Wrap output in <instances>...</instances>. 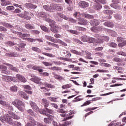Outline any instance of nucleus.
<instances>
[{
  "label": "nucleus",
  "mask_w": 126,
  "mask_h": 126,
  "mask_svg": "<svg viewBox=\"0 0 126 126\" xmlns=\"http://www.w3.org/2000/svg\"><path fill=\"white\" fill-rule=\"evenodd\" d=\"M12 105L15 106L17 109L21 111V112L24 111V108H25V104L20 100V99H16L12 102Z\"/></svg>",
  "instance_id": "1"
},
{
  "label": "nucleus",
  "mask_w": 126,
  "mask_h": 126,
  "mask_svg": "<svg viewBox=\"0 0 126 126\" xmlns=\"http://www.w3.org/2000/svg\"><path fill=\"white\" fill-rule=\"evenodd\" d=\"M29 15L33 16L34 14L25 11L24 14L21 13L17 14V16H19V17H21V18H24L25 19H27V20H30V19H31V17Z\"/></svg>",
  "instance_id": "2"
},
{
  "label": "nucleus",
  "mask_w": 126,
  "mask_h": 126,
  "mask_svg": "<svg viewBox=\"0 0 126 126\" xmlns=\"http://www.w3.org/2000/svg\"><path fill=\"white\" fill-rule=\"evenodd\" d=\"M0 121L2 123H8L9 125H12V119H11L9 114H6L5 116H1L0 117Z\"/></svg>",
  "instance_id": "3"
},
{
  "label": "nucleus",
  "mask_w": 126,
  "mask_h": 126,
  "mask_svg": "<svg viewBox=\"0 0 126 126\" xmlns=\"http://www.w3.org/2000/svg\"><path fill=\"white\" fill-rule=\"evenodd\" d=\"M61 117H63V118H65L63 119V122L67 121L68 120H71V118H73V116H74V111H71L70 113L67 114V115L65 113H63L62 114H61Z\"/></svg>",
  "instance_id": "4"
},
{
  "label": "nucleus",
  "mask_w": 126,
  "mask_h": 126,
  "mask_svg": "<svg viewBox=\"0 0 126 126\" xmlns=\"http://www.w3.org/2000/svg\"><path fill=\"white\" fill-rule=\"evenodd\" d=\"M51 7H52V11H54V10L62 11V10H63V8L59 4L52 3Z\"/></svg>",
  "instance_id": "5"
},
{
  "label": "nucleus",
  "mask_w": 126,
  "mask_h": 126,
  "mask_svg": "<svg viewBox=\"0 0 126 126\" xmlns=\"http://www.w3.org/2000/svg\"><path fill=\"white\" fill-rule=\"evenodd\" d=\"M2 80H3V81H6V82H10V81H15V77L6 75H2Z\"/></svg>",
  "instance_id": "6"
},
{
  "label": "nucleus",
  "mask_w": 126,
  "mask_h": 126,
  "mask_svg": "<svg viewBox=\"0 0 126 126\" xmlns=\"http://www.w3.org/2000/svg\"><path fill=\"white\" fill-rule=\"evenodd\" d=\"M25 46H26V44L21 43L18 44V47H15V50L18 52H22L24 48H25Z\"/></svg>",
  "instance_id": "7"
},
{
  "label": "nucleus",
  "mask_w": 126,
  "mask_h": 126,
  "mask_svg": "<svg viewBox=\"0 0 126 126\" xmlns=\"http://www.w3.org/2000/svg\"><path fill=\"white\" fill-rule=\"evenodd\" d=\"M78 5L81 8H86L89 6V3L85 1H81L78 3Z\"/></svg>",
  "instance_id": "8"
},
{
  "label": "nucleus",
  "mask_w": 126,
  "mask_h": 126,
  "mask_svg": "<svg viewBox=\"0 0 126 126\" xmlns=\"http://www.w3.org/2000/svg\"><path fill=\"white\" fill-rule=\"evenodd\" d=\"M31 80L36 84H39V85H43V83L41 82V79L38 77H34L31 79Z\"/></svg>",
  "instance_id": "9"
},
{
  "label": "nucleus",
  "mask_w": 126,
  "mask_h": 126,
  "mask_svg": "<svg viewBox=\"0 0 126 126\" xmlns=\"http://www.w3.org/2000/svg\"><path fill=\"white\" fill-rule=\"evenodd\" d=\"M4 64L8 66V69H9V70H12V71H14V72H18V69H17L16 67L13 66V65L8 63H6Z\"/></svg>",
  "instance_id": "10"
},
{
  "label": "nucleus",
  "mask_w": 126,
  "mask_h": 126,
  "mask_svg": "<svg viewBox=\"0 0 126 126\" xmlns=\"http://www.w3.org/2000/svg\"><path fill=\"white\" fill-rule=\"evenodd\" d=\"M16 79H18V80L21 81V82L25 83V82H26V81H27L26 80V79L25 78V77H24V76H22L21 74H17L16 75Z\"/></svg>",
  "instance_id": "11"
},
{
  "label": "nucleus",
  "mask_w": 126,
  "mask_h": 126,
  "mask_svg": "<svg viewBox=\"0 0 126 126\" xmlns=\"http://www.w3.org/2000/svg\"><path fill=\"white\" fill-rule=\"evenodd\" d=\"M2 70V73H4L5 74H9L10 72L7 71V67L6 66L0 65V70Z\"/></svg>",
  "instance_id": "12"
},
{
  "label": "nucleus",
  "mask_w": 126,
  "mask_h": 126,
  "mask_svg": "<svg viewBox=\"0 0 126 126\" xmlns=\"http://www.w3.org/2000/svg\"><path fill=\"white\" fill-rule=\"evenodd\" d=\"M25 6L27 8H31V9H36V8H37V5H34L31 3H26Z\"/></svg>",
  "instance_id": "13"
},
{
  "label": "nucleus",
  "mask_w": 126,
  "mask_h": 126,
  "mask_svg": "<svg viewBox=\"0 0 126 126\" xmlns=\"http://www.w3.org/2000/svg\"><path fill=\"white\" fill-rule=\"evenodd\" d=\"M78 21V24H79V25H86L88 23L87 20L83 18H79Z\"/></svg>",
  "instance_id": "14"
},
{
  "label": "nucleus",
  "mask_w": 126,
  "mask_h": 126,
  "mask_svg": "<svg viewBox=\"0 0 126 126\" xmlns=\"http://www.w3.org/2000/svg\"><path fill=\"white\" fill-rule=\"evenodd\" d=\"M90 23L92 26H94V27H95V26H98V25H99L100 24L99 21L96 19L91 20L90 22Z\"/></svg>",
  "instance_id": "15"
},
{
  "label": "nucleus",
  "mask_w": 126,
  "mask_h": 126,
  "mask_svg": "<svg viewBox=\"0 0 126 126\" xmlns=\"http://www.w3.org/2000/svg\"><path fill=\"white\" fill-rule=\"evenodd\" d=\"M45 39L48 40V41H50L52 42V43H58V40L55 39V38L50 35H46Z\"/></svg>",
  "instance_id": "16"
},
{
  "label": "nucleus",
  "mask_w": 126,
  "mask_h": 126,
  "mask_svg": "<svg viewBox=\"0 0 126 126\" xmlns=\"http://www.w3.org/2000/svg\"><path fill=\"white\" fill-rule=\"evenodd\" d=\"M5 56H6V57H10V58H14L19 57V54L17 52H12L10 53H6Z\"/></svg>",
  "instance_id": "17"
},
{
  "label": "nucleus",
  "mask_w": 126,
  "mask_h": 126,
  "mask_svg": "<svg viewBox=\"0 0 126 126\" xmlns=\"http://www.w3.org/2000/svg\"><path fill=\"white\" fill-rule=\"evenodd\" d=\"M8 114H9V116L10 117H11L12 119H14V120H19V119H20V117H19L18 115L14 114V113H12V112L8 111Z\"/></svg>",
  "instance_id": "18"
},
{
  "label": "nucleus",
  "mask_w": 126,
  "mask_h": 126,
  "mask_svg": "<svg viewBox=\"0 0 126 126\" xmlns=\"http://www.w3.org/2000/svg\"><path fill=\"white\" fill-rule=\"evenodd\" d=\"M25 27L28 30L35 29V26H34V25H31V24H26L25 25Z\"/></svg>",
  "instance_id": "19"
},
{
  "label": "nucleus",
  "mask_w": 126,
  "mask_h": 126,
  "mask_svg": "<svg viewBox=\"0 0 126 126\" xmlns=\"http://www.w3.org/2000/svg\"><path fill=\"white\" fill-rule=\"evenodd\" d=\"M0 25H3L4 27H6V28H13V26L10 25V24H8L6 22H0Z\"/></svg>",
  "instance_id": "20"
},
{
  "label": "nucleus",
  "mask_w": 126,
  "mask_h": 126,
  "mask_svg": "<svg viewBox=\"0 0 126 126\" xmlns=\"http://www.w3.org/2000/svg\"><path fill=\"white\" fill-rule=\"evenodd\" d=\"M19 94L20 96L24 98V99H26V100H28L29 99V96L26 94L23 91H21L19 93Z\"/></svg>",
  "instance_id": "21"
},
{
  "label": "nucleus",
  "mask_w": 126,
  "mask_h": 126,
  "mask_svg": "<svg viewBox=\"0 0 126 126\" xmlns=\"http://www.w3.org/2000/svg\"><path fill=\"white\" fill-rule=\"evenodd\" d=\"M59 29H60V27H58L57 26H55L50 29V30L52 31V32H53V33H59Z\"/></svg>",
  "instance_id": "22"
},
{
  "label": "nucleus",
  "mask_w": 126,
  "mask_h": 126,
  "mask_svg": "<svg viewBox=\"0 0 126 126\" xmlns=\"http://www.w3.org/2000/svg\"><path fill=\"white\" fill-rule=\"evenodd\" d=\"M82 16V17H84L85 18H87L88 19H93V18H94V16L89 14L83 13Z\"/></svg>",
  "instance_id": "23"
},
{
  "label": "nucleus",
  "mask_w": 126,
  "mask_h": 126,
  "mask_svg": "<svg viewBox=\"0 0 126 126\" xmlns=\"http://www.w3.org/2000/svg\"><path fill=\"white\" fill-rule=\"evenodd\" d=\"M43 8L45 9L47 11L53 12V7H52V4H50V6H49L48 5H44L43 6Z\"/></svg>",
  "instance_id": "24"
},
{
  "label": "nucleus",
  "mask_w": 126,
  "mask_h": 126,
  "mask_svg": "<svg viewBox=\"0 0 126 126\" xmlns=\"http://www.w3.org/2000/svg\"><path fill=\"white\" fill-rule=\"evenodd\" d=\"M29 121L30 123H31L32 124H33V126H37V122H36V121H35V119H34L33 117L30 116L29 117Z\"/></svg>",
  "instance_id": "25"
},
{
  "label": "nucleus",
  "mask_w": 126,
  "mask_h": 126,
  "mask_svg": "<svg viewBox=\"0 0 126 126\" xmlns=\"http://www.w3.org/2000/svg\"><path fill=\"white\" fill-rule=\"evenodd\" d=\"M10 4V1H6V0H1V5L2 6H6V5H8Z\"/></svg>",
  "instance_id": "26"
},
{
  "label": "nucleus",
  "mask_w": 126,
  "mask_h": 126,
  "mask_svg": "<svg viewBox=\"0 0 126 126\" xmlns=\"http://www.w3.org/2000/svg\"><path fill=\"white\" fill-rule=\"evenodd\" d=\"M32 69H33V70H37L38 72H43L44 71L43 69H41V66H33Z\"/></svg>",
  "instance_id": "27"
},
{
  "label": "nucleus",
  "mask_w": 126,
  "mask_h": 126,
  "mask_svg": "<svg viewBox=\"0 0 126 126\" xmlns=\"http://www.w3.org/2000/svg\"><path fill=\"white\" fill-rule=\"evenodd\" d=\"M42 85H44L45 87H47V88L54 89L56 88V86L55 85H53L47 82H45Z\"/></svg>",
  "instance_id": "28"
},
{
  "label": "nucleus",
  "mask_w": 126,
  "mask_h": 126,
  "mask_svg": "<svg viewBox=\"0 0 126 126\" xmlns=\"http://www.w3.org/2000/svg\"><path fill=\"white\" fill-rule=\"evenodd\" d=\"M42 102L45 108H48V107H49V102H48L47 99L43 98L42 99Z\"/></svg>",
  "instance_id": "29"
},
{
  "label": "nucleus",
  "mask_w": 126,
  "mask_h": 126,
  "mask_svg": "<svg viewBox=\"0 0 126 126\" xmlns=\"http://www.w3.org/2000/svg\"><path fill=\"white\" fill-rule=\"evenodd\" d=\"M46 21L50 24V26H51V27H53L54 25L56 24V22L51 19H47Z\"/></svg>",
  "instance_id": "30"
},
{
  "label": "nucleus",
  "mask_w": 126,
  "mask_h": 126,
  "mask_svg": "<svg viewBox=\"0 0 126 126\" xmlns=\"http://www.w3.org/2000/svg\"><path fill=\"white\" fill-rule=\"evenodd\" d=\"M105 38H106L105 36H99L97 38L96 41L99 44H101V43H103V41L105 40Z\"/></svg>",
  "instance_id": "31"
},
{
  "label": "nucleus",
  "mask_w": 126,
  "mask_h": 126,
  "mask_svg": "<svg viewBox=\"0 0 126 126\" xmlns=\"http://www.w3.org/2000/svg\"><path fill=\"white\" fill-rule=\"evenodd\" d=\"M103 25H104V26H107V27H111V28L114 27V24L110 22H106L104 23Z\"/></svg>",
  "instance_id": "32"
},
{
  "label": "nucleus",
  "mask_w": 126,
  "mask_h": 126,
  "mask_svg": "<svg viewBox=\"0 0 126 126\" xmlns=\"http://www.w3.org/2000/svg\"><path fill=\"white\" fill-rule=\"evenodd\" d=\"M40 27L41 30H42V31H44V32H46L47 33L50 32V31L49 30V29H48V28L46 27L45 26L41 25Z\"/></svg>",
  "instance_id": "33"
},
{
  "label": "nucleus",
  "mask_w": 126,
  "mask_h": 126,
  "mask_svg": "<svg viewBox=\"0 0 126 126\" xmlns=\"http://www.w3.org/2000/svg\"><path fill=\"white\" fill-rule=\"evenodd\" d=\"M57 15L60 16V17H61V18H63V19H64L65 20H68V18L65 15H63V13H57Z\"/></svg>",
  "instance_id": "34"
},
{
  "label": "nucleus",
  "mask_w": 126,
  "mask_h": 126,
  "mask_svg": "<svg viewBox=\"0 0 126 126\" xmlns=\"http://www.w3.org/2000/svg\"><path fill=\"white\" fill-rule=\"evenodd\" d=\"M92 31H100L102 30V27H94L91 28Z\"/></svg>",
  "instance_id": "35"
},
{
  "label": "nucleus",
  "mask_w": 126,
  "mask_h": 126,
  "mask_svg": "<svg viewBox=\"0 0 126 126\" xmlns=\"http://www.w3.org/2000/svg\"><path fill=\"white\" fill-rule=\"evenodd\" d=\"M79 97H80V95L77 96L74 99H73L72 100V103H76V102H79V101H82L83 100V99L80 98Z\"/></svg>",
  "instance_id": "36"
},
{
  "label": "nucleus",
  "mask_w": 126,
  "mask_h": 126,
  "mask_svg": "<svg viewBox=\"0 0 126 126\" xmlns=\"http://www.w3.org/2000/svg\"><path fill=\"white\" fill-rule=\"evenodd\" d=\"M49 69H51V70H57L58 71L62 70V67L58 66H53L50 67Z\"/></svg>",
  "instance_id": "37"
},
{
  "label": "nucleus",
  "mask_w": 126,
  "mask_h": 126,
  "mask_svg": "<svg viewBox=\"0 0 126 126\" xmlns=\"http://www.w3.org/2000/svg\"><path fill=\"white\" fill-rule=\"evenodd\" d=\"M42 55H44V56H46V57H49V58H55V55H54L51 53L42 52Z\"/></svg>",
  "instance_id": "38"
},
{
  "label": "nucleus",
  "mask_w": 126,
  "mask_h": 126,
  "mask_svg": "<svg viewBox=\"0 0 126 126\" xmlns=\"http://www.w3.org/2000/svg\"><path fill=\"white\" fill-rule=\"evenodd\" d=\"M32 50L33 51V52H36V53H41V50L38 47H32Z\"/></svg>",
  "instance_id": "39"
},
{
  "label": "nucleus",
  "mask_w": 126,
  "mask_h": 126,
  "mask_svg": "<svg viewBox=\"0 0 126 126\" xmlns=\"http://www.w3.org/2000/svg\"><path fill=\"white\" fill-rule=\"evenodd\" d=\"M39 16L44 18H47V14L44 12H40L39 13Z\"/></svg>",
  "instance_id": "40"
},
{
  "label": "nucleus",
  "mask_w": 126,
  "mask_h": 126,
  "mask_svg": "<svg viewBox=\"0 0 126 126\" xmlns=\"http://www.w3.org/2000/svg\"><path fill=\"white\" fill-rule=\"evenodd\" d=\"M76 29L78 31H82L83 32H85L86 31V29L82 28L81 27L77 26L76 27Z\"/></svg>",
  "instance_id": "41"
},
{
  "label": "nucleus",
  "mask_w": 126,
  "mask_h": 126,
  "mask_svg": "<svg viewBox=\"0 0 126 126\" xmlns=\"http://www.w3.org/2000/svg\"><path fill=\"white\" fill-rule=\"evenodd\" d=\"M108 46L112 48H117L118 47V45L115 42H110L108 43Z\"/></svg>",
  "instance_id": "42"
},
{
  "label": "nucleus",
  "mask_w": 126,
  "mask_h": 126,
  "mask_svg": "<svg viewBox=\"0 0 126 126\" xmlns=\"http://www.w3.org/2000/svg\"><path fill=\"white\" fill-rule=\"evenodd\" d=\"M113 62H116V63H122L123 60L121 58H119L118 57H115L113 59Z\"/></svg>",
  "instance_id": "43"
},
{
  "label": "nucleus",
  "mask_w": 126,
  "mask_h": 126,
  "mask_svg": "<svg viewBox=\"0 0 126 126\" xmlns=\"http://www.w3.org/2000/svg\"><path fill=\"white\" fill-rule=\"evenodd\" d=\"M36 42H39V43H43V39L41 38H33L32 43H36Z\"/></svg>",
  "instance_id": "44"
},
{
  "label": "nucleus",
  "mask_w": 126,
  "mask_h": 126,
  "mask_svg": "<svg viewBox=\"0 0 126 126\" xmlns=\"http://www.w3.org/2000/svg\"><path fill=\"white\" fill-rule=\"evenodd\" d=\"M81 40L82 41V42H88V37L87 35H83L81 37Z\"/></svg>",
  "instance_id": "45"
},
{
  "label": "nucleus",
  "mask_w": 126,
  "mask_h": 126,
  "mask_svg": "<svg viewBox=\"0 0 126 126\" xmlns=\"http://www.w3.org/2000/svg\"><path fill=\"white\" fill-rule=\"evenodd\" d=\"M42 63L45 66H51L53 65V64L51 63L48 62H42Z\"/></svg>",
  "instance_id": "46"
},
{
  "label": "nucleus",
  "mask_w": 126,
  "mask_h": 126,
  "mask_svg": "<svg viewBox=\"0 0 126 126\" xmlns=\"http://www.w3.org/2000/svg\"><path fill=\"white\" fill-rule=\"evenodd\" d=\"M94 9H97V10H99L102 8V5L100 4H96L94 6Z\"/></svg>",
  "instance_id": "47"
},
{
  "label": "nucleus",
  "mask_w": 126,
  "mask_h": 126,
  "mask_svg": "<svg viewBox=\"0 0 126 126\" xmlns=\"http://www.w3.org/2000/svg\"><path fill=\"white\" fill-rule=\"evenodd\" d=\"M70 87H71V85L69 84H67L62 86V89H68V88H70Z\"/></svg>",
  "instance_id": "48"
},
{
  "label": "nucleus",
  "mask_w": 126,
  "mask_h": 126,
  "mask_svg": "<svg viewBox=\"0 0 126 126\" xmlns=\"http://www.w3.org/2000/svg\"><path fill=\"white\" fill-rule=\"evenodd\" d=\"M70 52L72 53V54H75V55H78L79 56H81V53L75 50H73V49H71L70 50Z\"/></svg>",
  "instance_id": "49"
},
{
  "label": "nucleus",
  "mask_w": 126,
  "mask_h": 126,
  "mask_svg": "<svg viewBox=\"0 0 126 126\" xmlns=\"http://www.w3.org/2000/svg\"><path fill=\"white\" fill-rule=\"evenodd\" d=\"M45 109H46V113H48V114H51V115H53L54 112V110H53V109H50L47 107L45 108Z\"/></svg>",
  "instance_id": "50"
},
{
  "label": "nucleus",
  "mask_w": 126,
  "mask_h": 126,
  "mask_svg": "<svg viewBox=\"0 0 126 126\" xmlns=\"http://www.w3.org/2000/svg\"><path fill=\"white\" fill-rule=\"evenodd\" d=\"M86 55L87 56L86 59H88V60H92V57H91V53L87 52H86Z\"/></svg>",
  "instance_id": "51"
},
{
  "label": "nucleus",
  "mask_w": 126,
  "mask_h": 126,
  "mask_svg": "<svg viewBox=\"0 0 126 126\" xmlns=\"http://www.w3.org/2000/svg\"><path fill=\"white\" fill-rule=\"evenodd\" d=\"M52 74H53V75H54V77L56 79H61V76H60L59 75H58L55 72H53Z\"/></svg>",
  "instance_id": "52"
},
{
  "label": "nucleus",
  "mask_w": 126,
  "mask_h": 126,
  "mask_svg": "<svg viewBox=\"0 0 126 126\" xmlns=\"http://www.w3.org/2000/svg\"><path fill=\"white\" fill-rule=\"evenodd\" d=\"M10 90L12 92H16L17 91V86H13L10 88Z\"/></svg>",
  "instance_id": "53"
},
{
  "label": "nucleus",
  "mask_w": 126,
  "mask_h": 126,
  "mask_svg": "<svg viewBox=\"0 0 126 126\" xmlns=\"http://www.w3.org/2000/svg\"><path fill=\"white\" fill-rule=\"evenodd\" d=\"M92 101L91 100H87L86 102H84V103L81 105V107H84V106H88V105H90V104H91Z\"/></svg>",
  "instance_id": "54"
},
{
  "label": "nucleus",
  "mask_w": 126,
  "mask_h": 126,
  "mask_svg": "<svg viewBox=\"0 0 126 126\" xmlns=\"http://www.w3.org/2000/svg\"><path fill=\"white\" fill-rule=\"evenodd\" d=\"M113 69L116 70H124V68L122 67H119L118 66H114Z\"/></svg>",
  "instance_id": "55"
},
{
  "label": "nucleus",
  "mask_w": 126,
  "mask_h": 126,
  "mask_svg": "<svg viewBox=\"0 0 126 126\" xmlns=\"http://www.w3.org/2000/svg\"><path fill=\"white\" fill-rule=\"evenodd\" d=\"M25 37H30V34H29V33H23L21 35V38L22 39H24V38H25Z\"/></svg>",
  "instance_id": "56"
},
{
  "label": "nucleus",
  "mask_w": 126,
  "mask_h": 126,
  "mask_svg": "<svg viewBox=\"0 0 126 126\" xmlns=\"http://www.w3.org/2000/svg\"><path fill=\"white\" fill-rule=\"evenodd\" d=\"M96 2H99V3H102V4H106L107 2L105 0H95Z\"/></svg>",
  "instance_id": "57"
},
{
  "label": "nucleus",
  "mask_w": 126,
  "mask_h": 126,
  "mask_svg": "<svg viewBox=\"0 0 126 126\" xmlns=\"http://www.w3.org/2000/svg\"><path fill=\"white\" fill-rule=\"evenodd\" d=\"M110 35L112 37H117V36H118V34H117V32H116L114 31H111Z\"/></svg>",
  "instance_id": "58"
},
{
  "label": "nucleus",
  "mask_w": 126,
  "mask_h": 126,
  "mask_svg": "<svg viewBox=\"0 0 126 126\" xmlns=\"http://www.w3.org/2000/svg\"><path fill=\"white\" fill-rule=\"evenodd\" d=\"M96 72H100V73H107L109 72V70H105V69H97L96 70Z\"/></svg>",
  "instance_id": "59"
},
{
  "label": "nucleus",
  "mask_w": 126,
  "mask_h": 126,
  "mask_svg": "<svg viewBox=\"0 0 126 126\" xmlns=\"http://www.w3.org/2000/svg\"><path fill=\"white\" fill-rule=\"evenodd\" d=\"M117 41L118 43H122V42H124V41H125V39L122 37H118L117 38Z\"/></svg>",
  "instance_id": "60"
},
{
  "label": "nucleus",
  "mask_w": 126,
  "mask_h": 126,
  "mask_svg": "<svg viewBox=\"0 0 126 126\" xmlns=\"http://www.w3.org/2000/svg\"><path fill=\"white\" fill-rule=\"evenodd\" d=\"M88 43H93L95 42V38L93 37H88Z\"/></svg>",
  "instance_id": "61"
},
{
  "label": "nucleus",
  "mask_w": 126,
  "mask_h": 126,
  "mask_svg": "<svg viewBox=\"0 0 126 126\" xmlns=\"http://www.w3.org/2000/svg\"><path fill=\"white\" fill-rule=\"evenodd\" d=\"M44 122L45 124V125H49L50 124V120H49V119L48 118H45L44 119Z\"/></svg>",
  "instance_id": "62"
},
{
  "label": "nucleus",
  "mask_w": 126,
  "mask_h": 126,
  "mask_svg": "<svg viewBox=\"0 0 126 126\" xmlns=\"http://www.w3.org/2000/svg\"><path fill=\"white\" fill-rule=\"evenodd\" d=\"M7 10H14V6H8L6 7Z\"/></svg>",
  "instance_id": "63"
},
{
  "label": "nucleus",
  "mask_w": 126,
  "mask_h": 126,
  "mask_svg": "<svg viewBox=\"0 0 126 126\" xmlns=\"http://www.w3.org/2000/svg\"><path fill=\"white\" fill-rule=\"evenodd\" d=\"M47 117H48V118L49 119V121H51V122L54 121V116L52 115H51L50 114H47Z\"/></svg>",
  "instance_id": "64"
}]
</instances>
